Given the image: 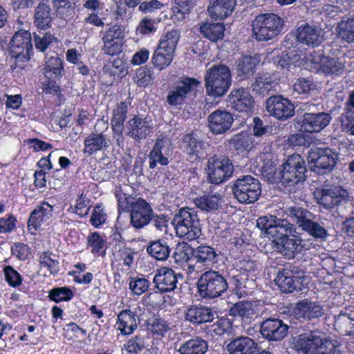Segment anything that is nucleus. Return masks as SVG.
<instances>
[{
  "instance_id": "obj_1",
  "label": "nucleus",
  "mask_w": 354,
  "mask_h": 354,
  "mask_svg": "<svg viewBox=\"0 0 354 354\" xmlns=\"http://www.w3.org/2000/svg\"><path fill=\"white\" fill-rule=\"evenodd\" d=\"M330 342L320 330H310L292 338V347L299 354H337L335 350L326 351Z\"/></svg>"
},
{
  "instance_id": "obj_2",
  "label": "nucleus",
  "mask_w": 354,
  "mask_h": 354,
  "mask_svg": "<svg viewBox=\"0 0 354 354\" xmlns=\"http://www.w3.org/2000/svg\"><path fill=\"white\" fill-rule=\"evenodd\" d=\"M284 20L274 13H262L252 21V36L257 41H268L277 37L283 30Z\"/></svg>"
},
{
  "instance_id": "obj_3",
  "label": "nucleus",
  "mask_w": 354,
  "mask_h": 354,
  "mask_svg": "<svg viewBox=\"0 0 354 354\" xmlns=\"http://www.w3.org/2000/svg\"><path fill=\"white\" fill-rule=\"evenodd\" d=\"M232 84L230 68L224 64H214L205 75V86L208 95L219 97L225 95Z\"/></svg>"
},
{
  "instance_id": "obj_4",
  "label": "nucleus",
  "mask_w": 354,
  "mask_h": 354,
  "mask_svg": "<svg viewBox=\"0 0 354 354\" xmlns=\"http://www.w3.org/2000/svg\"><path fill=\"white\" fill-rule=\"evenodd\" d=\"M172 224L175 227L176 234L185 240H196L201 234L200 219L193 208L180 209L174 216Z\"/></svg>"
},
{
  "instance_id": "obj_5",
  "label": "nucleus",
  "mask_w": 354,
  "mask_h": 354,
  "mask_svg": "<svg viewBox=\"0 0 354 354\" xmlns=\"http://www.w3.org/2000/svg\"><path fill=\"white\" fill-rule=\"evenodd\" d=\"M198 293L203 299H213L225 292L228 288L226 279L218 272L208 270L197 281Z\"/></svg>"
},
{
  "instance_id": "obj_6",
  "label": "nucleus",
  "mask_w": 354,
  "mask_h": 354,
  "mask_svg": "<svg viewBox=\"0 0 354 354\" xmlns=\"http://www.w3.org/2000/svg\"><path fill=\"white\" fill-rule=\"evenodd\" d=\"M234 197L241 203L250 204L258 200L261 194V185L257 178L243 175L232 185Z\"/></svg>"
},
{
  "instance_id": "obj_7",
  "label": "nucleus",
  "mask_w": 354,
  "mask_h": 354,
  "mask_svg": "<svg viewBox=\"0 0 354 354\" xmlns=\"http://www.w3.org/2000/svg\"><path fill=\"white\" fill-rule=\"evenodd\" d=\"M307 66L311 71L321 70L326 75H339L346 68V61L344 57L334 58L324 56L320 52L311 54L306 62Z\"/></svg>"
},
{
  "instance_id": "obj_8",
  "label": "nucleus",
  "mask_w": 354,
  "mask_h": 354,
  "mask_svg": "<svg viewBox=\"0 0 354 354\" xmlns=\"http://www.w3.org/2000/svg\"><path fill=\"white\" fill-rule=\"evenodd\" d=\"M281 183L293 186L306 180V165L303 158L295 153L288 157L281 165Z\"/></svg>"
},
{
  "instance_id": "obj_9",
  "label": "nucleus",
  "mask_w": 354,
  "mask_h": 354,
  "mask_svg": "<svg viewBox=\"0 0 354 354\" xmlns=\"http://www.w3.org/2000/svg\"><path fill=\"white\" fill-rule=\"evenodd\" d=\"M32 50L30 33L26 30L17 32L12 38L9 46V54L15 59L19 67L22 68L30 59Z\"/></svg>"
},
{
  "instance_id": "obj_10",
  "label": "nucleus",
  "mask_w": 354,
  "mask_h": 354,
  "mask_svg": "<svg viewBox=\"0 0 354 354\" xmlns=\"http://www.w3.org/2000/svg\"><path fill=\"white\" fill-rule=\"evenodd\" d=\"M206 170L209 182L218 185L232 175L234 166L227 157L215 155L209 158Z\"/></svg>"
},
{
  "instance_id": "obj_11",
  "label": "nucleus",
  "mask_w": 354,
  "mask_h": 354,
  "mask_svg": "<svg viewBox=\"0 0 354 354\" xmlns=\"http://www.w3.org/2000/svg\"><path fill=\"white\" fill-rule=\"evenodd\" d=\"M304 272L298 267L288 263L284 268L278 271L274 279L276 284L283 292H292L301 290Z\"/></svg>"
},
{
  "instance_id": "obj_12",
  "label": "nucleus",
  "mask_w": 354,
  "mask_h": 354,
  "mask_svg": "<svg viewBox=\"0 0 354 354\" xmlns=\"http://www.w3.org/2000/svg\"><path fill=\"white\" fill-rule=\"evenodd\" d=\"M313 198L324 209H330L346 202L347 192L339 186H328L317 188Z\"/></svg>"
},
{
  "instance_id": "obj_13",
  "label": "nucleus",
  "mask_w": 354,
  "mask_h": 354,
  "mask_svg": "<svg viewBox=\"0 0 354 354\" xmlns=\"http://www.w3.org/2000/svg\"><path fill=\"white\" fill-rule=\"evenodd\" d=\"M199 81L195 78L183 77L176 84L167 96V102L171 106H180L191 99Z\"/></svg>"
},
{
  "instance_id": "obj_14",
  "label": "nucleus",
  "mask_w": 354,
  "mask_h": 354,
  "mask_svg": "<svg viewBox=\"0 0 354 354\" xmlns=\"http://www.w3.org/2000/svg\"><path fill=\"white\" fill-rule=\"evenodd\" d=\"M308 162L324 173L332 171L339 160V153L329 147H317L312 149L308 154Z\"/></svg>"
},
{
  "instance_id": "obj_15",
  "label": "nucleus",
  "mask_w": 354,
  "mask_h": 354,
  "mask_svg": "<svg viewBox=\"0 0 354 354\" xmlns=\"http://www.w3.org/2000/svg\"><path fill=\"white\" fill-rule=\"evenodd\" d=\"M266 109L270 115L284 120L292 116L295 106L287 98L281 95H272L266 101Z\"/></svg>"
},
{
  "instance_id": "obj_16",
  "label": "nucleus",
  "mask_w": 354,
  "mask_h": 354,
  "mask_svg": "<svg viewBox=\"0 0 354 354\" xmlns=\"http://www.w3.org/2000/svg\"><path fill=\"white\" fill-rule=\"evenodd\" d=\"M173 155L171 142L168 138H158L149 154V168L154 169L157 165L166 166Z\"/></svg>"
},
{
  "instance_id": "obj_17",
  "label": "nucleus",
  "mask_w": 354,
  "mask_h": 354,
  "mask_svg": "<svg viewBox=\"0 0 354 354\" xmlns=\"http://www.w3.org/2000/svg\"><path fill=\"white\" fill-rule=\"evenodd\" d=\"M290 326L277 318H268L261 323L260 332L268 341H281L288 333Z\"/></svg>"
},
{
  "instance_id": "obj_18",
  "label": "nucleus",
  "mask_w": 354,
  "mask_h": 354,
  "mask_svg": "<svg viewBox=\"0 0 354 354\" xmlns=\"http://www.w3.org/2000/svg\"><path fill=\"white\" fill-rule=\"evenodd\" d=\"M131 223L133 227L140 229L149 223L153 218V210L145 200L139 198L131 205Z\"/></svg>"
},
{
  "instance_id": "obj_19",
  "label": "nucleus",
  "mask_w": 354,
  "mask_h": 354,
  "mask_svg": "<svg viewBox=\"0 0 354 354\" xmlns=\"http://www.w3.org/2000/svg\"><path fill=\"white\" fill-rule=\"evenodd\" d=\"M218 318V312L205 305H192L185 311V319L194 325L212 322Z\"/></svg>"
},
{
  "instance_id": "obj_20",
  "label": "nucleus",
  "mask_w": 354,
  "mask_h": 354,
  "mask_svg": "<svg viewBox=\"0 0 354 354\" xmlns=\"http://www.w3.org/2000/svg\"><path fill=\"white\" fill-rule=\"evenodd\" d=\"M330 113L317 112L311 115L303 116L302 120H295V124L299 125V130L310 133H318L326 128L330 122Z\"/></svg>"
},
{
  "instance_id": "obj_21",
  "label": "nucleus",
  "mask_w": 354,
  "mask_h": 354,
  "mask_svg": "<svg viewBox=\"0 0 354 354\" xmlns=\"http://www.w3.org/2000/svg\"><path fill=\"white\" fill-rule=\"evenodd\" d=\"M301 239L294 234L277 239H274L272 244L275 250L288 259H292L301 252L303 245Z\"/></svg>"
},
{
  "instance_id": "obj_22",
  "label": "nucleus",
  "mask_w": 354,
  "mask_h": 354,
  "mask_svg": "<svg viewBox=\"0 0 354 354\" xmlns=\"http://www.w3.org/2000/svg\"><path fill=\"white\" fill-rule=\"evenodd\" d=\"M296 38L303 44L315 47L324 41V33L320 28L306 23L297 28Z\"/></svg>"
},
{
  "instance_id": "obj_23",
  "label": "nucleus",
  "mask_w": 354,
  "mask_h": 354,
  "mask_svg": "<svg viewBox=\"0 0 354 354\" xmlns=\"http://www.w3.org/2000/svg\"><path fill=\"white\" fill-rule=\"evenodd\" d=\"M228 102L239 112L249 113L254 108V100L249 91L244 88L233 89L228 95Z\"/></svg>"
},
{
  "instance_id": "obj_24",
  "label": "nucleus",
  "mask_w": 354,
  "mask_h": 354,
  "mask_svg": "<svg viewBox=\"0 0 354 354\" xmlns=\"http://www.w3.org/2000/svg\"><path fill=\"white\" fill-rule=\"evenodd\" d=\"M178 277L183 278L180 273H176L172 269L162 268L156 274L153 281L156 288L161 292H171L176 288Z\"/></svg>"
},
{
  "instance_id": "obj_25",
  "label": "nucleus",
  "mask_w": 354,
  "mask_h": 354,
  "mask_svg": "<svg viewBox=\"0 0 354 354\" xmlns=\"http://www.w3.org/2000/svg\"><path fill=\"white\" fill-rule=\"evenodd\" d=\"M233 121L232 115L224 110H216L208 116L209 128L214 134L225 133L231 127Z\"/></svg>"
},
{
  "instance_id": "obj_26",
  "label": "nucleus",
  "mask_w": 354,
  "mask_h": 354,
  "mask_svg": "<svg viewBox=\"0 0 354 354\" xmlns=\"http://www.w3.org/2000/svg\"><path fill=\"white\" fill-rule=\"evenodd\" d=\"M203 142L193 133H187L182 140V148L191 162L198 161L205 155Z\"/></svg>"
},
{
  "instance_id": "obj_27",
  "label": "nucleus",
  "mask_w": 354,
  "mask_h": 354,
  "mask_svg": "<svg viewBox=\"0 0 354 354\" xmlns=\"http://www.w3.org/2000/svg\"><path fill=\"white\" fill-rule=\"evenodd\" d=\"M127 136L140 142L150 133L151 127L147 118L135 115L127 123Z\"/></svg>"
},
{
  "instance_id": "obj_28",
  "label": "nucleus",
  "mask_w": 354,
  "mask_h": 354,
  "mask_svg": "<svg viewBox=\"0 0 354 354\" xmlns=\"http://www.w3.org/2000/svg\"><path fill=\"white\" fill-rule=\"evenodd\" d=\"M259 348L258 344L247 336L237 337L227 346L230 354H256Z\"/></svg>"
},
{
  "instance_id": "obj_29",
  "label": "nucleus",
  "mask_w": 354,
  "mask_h": 354,
  "mask_svg": "<svg viewBox=\"0 0 354 354\" xmlns=\"http://www.w3.org/2000/svg\"><path fill=\"white\" fill-rule=\"evenodd\" d=\"M293 313L295 314L296 319H311L322 317L324 310L322 306L315 302L304 299L297 304Z\"/></svg>"
},
{
  "instance_id": "obj_30",
  "label": "nucleus",
  "mask_w": 354,
  "mask_h": 354,
  "mask_svg": "<svg viewBox=\"0 0 354 354\" xmlns=\"http://www.w3.org/2000/svg\"><path fill=\"white\" fill-rule=\"evenodd\" d=\"M44 70L45 77L48 80H58L64 75L63 61L57 53L47 55Z\"/></svg>"
},
{
  "instance_id": "obj_31",
  "label": "nucleus",
  "mask_w": 354,
  "mask_h": 354,
  "mask_svg": "<svg viewBox=\"0 0 354 354\" xmlns=\"http://www.w3.org/2000/svg\"><path fill=\"white\" fill-rule=\"evenodd\" d=\"M236 0H211L207 11L212 18L223 19L232 14Z\"/></svg>"
},
{
  "instance_id": "obj_32",
  "label": "nucleus",
  "mask_w": 354,
  "mask_h": 354,
  "mask_svg": "<svg viewBox=\"0 0 354 354\" xmlns=\"http://www.w3.org/2000/svg\"><path fill=\"white\" fill-rule=\"evenodd\" d=\"M277 83L268 73H258L254 78V81L251 84L250 88L253 92L261 95L269 93L270 91H275Z\"/></svg>"
},
{
  "instance_id": "obj_33",
  "label": "nucleus",
  "mask_w": 354,
  "mask_h": 354,
  "mask_svg": "<svg viewBox=\"0 0 354 354\" xmlns=\"http://www.w3.org/2000/svg\"><path fill=\"white\" fill-rule=\"evenodd\" d=\"M208 347L205 339L196 336L180 344L178 352L180 354H205Z\"/></svg>"
},
{
  "instance_id": "obj_34",
  "label": "nucleus",
  "mask_w": 354,
  "mask_h": 354,
  "mask_svg": "<svg viewBox=\"0 0 354 354\" xmlns=\"http://www.w3.org/2000/svg\"><path fill=\"white\" fill-rule=\"evenodd\" d=\"M274 63L282 68L294 73L302 64V59L296 50H290L286 53H283L280 56L274 58Z\"/></svg>"
},
{
  "instance_id": "obj_35",
  "label": "nucleus",
  "mask_w": 354,
  "mask_h": 354,
  "mask_svg": "<svg viewBox=\"0 0 354 354\" xmlns=\"http://www.w3.org/2000/svg\"><path fill=\"white\" fill-rule=\"evenodd\" d=\"M295 232V227L287 219L274 217L272 227L269 230V234L274 239L286 236L292 235Z\"/></svg>"
},
{
  "instance_id": "obj_36",
  "label": "nucleus",
  "mask_w": 354,
  "mask_h": 354,
  "mask_svg": "<svg viewBox=\"0 0 354 354\" xmlns=\"http://www.w3.org/2000/svg\"><path fill=\"white\" fill-rule=\"evenodd\" d=\"M109 147L107 139L102 133H92L84 140L85 153L89 155L101 150H104Z\"/></svg>"
},
{
  "instance_id": "obj_37",
  "label": "nucleus",
  "mask_w": 354,
  "mask_h": 354,
  "mask_svg": "<svg viewBox=\"0 0 354 354\" xmlns=\"http://www.w3.org/2000/svg\"><path fill=\"white\" fill-rule=\"evenodd\" d=\"M230 149L234 150L239 153L245 151H250L253 148V137L246 132H241L233 136L228 140Z\"/></svg>"
},
{
  "instance_id": "obj_38",
  "label": "nucleus",
  "mask_w": 354,
  "mask_h": 354,
  "mask_svg": "<svg viewBox=\"0 0 354 354\" xmlns=\"http://www.w3.org/2000/svg\"><path fill=\"white\" fill-rule=\"evenodd\" d=\"M117 325L121 333L130 335L137 328V320L133 313L129 310H122L118 316Z\"/></svg>"
},
{
  "instance_id": "obj_39",
  "label": "nucleus",
  "mask_w": 354,
  "mask_h": 354,
  "mask_svg": "<svg viewBox=\"0 0 354 354\" xmlns=\"http://www.w3.org/2000/svg\"><path fill=\"white\" fill-rule=\"evenodd\" d=\"M216 253L214 248L201 245L194 248L193 257L197 263L208 266L216 262Z\"/></svg>"
},
{
  "instance_id": "obj_40",
  "label": "nucleus",
  "mask_w": 354,
  "mask_h": 354,
  "mask_svg": "<svg viewBox=\"0 0 354 354\" xmlns=\"http://www.w3.org/2000/svg\"><path fill=\"white\" fill-rule=\"evenodd\" d=\"M259 62V58L256 55H243L236 64V70L239 76L248 75L254 73L255 66Z\"/></svg>"
},
{
  "instance_id": "obj_41",
  "label": "nucleus",
  "mask_w": 354,
  "mask_h": 354,
  "mask_svg": "<svg viewBox=\"0 0 354 354\" xmlns=\"http://www.w3.org/2000/svg\"><path fill=\"white\" fill-rule=\"evenodd\" d=\"M40 270L44 275L47 276L46 270L49 274L55 275L59 270V261L55 254L49 252H43L39 257Z\"/></svg>"
},
{
  "instance_id": "obj_42",
  "label": "nucleus",
  "mask_w": 354,
  "mask_h": 354,
  "mask_svg": "<svg viewBox=\"0 0 354 354\" xmlns=\"http://www.w3.org/2000/svg\"><path fill=\"white\" fill-rule=\"evenodd\" d=\"M128 105L126 102H120L113 110V116L111 124L114 133L122 136L124 122L127 118Z\"/></svg>"
},
{
  "instance_id": "obj_43",
  "label": "nucleus",
  "mask_w": 354,
  "mask_h": 354,
  "mask_svg": "<svg viewBox=\"0 0 354 354\" xmlns=\"http://www.w3.org/2000/svg\"><path fill=\"white\" fill-rule=\"evenodd\" d=\"M147 251L156 259L165 261L169 257L171 249L165 240L159 239L151 243Z\"/></svg>"
},
{
  "instance_id": "obj_44",
  "label": "nucleus",
  "mask_w": 354,
  "mask_h": 354,
  "mask_svg": "<svg viewBox=\"0 0 354 354\" xmlns=\"http://www.w3.org/2000/svg\"><path fill=\"white\" fill-rule=\"evenodd\" d=\"M201 32L212 41L223 39L225 26L221 23H206L201 26Z\"/></svg>"
},
{
  "instance_id": "obj_45",
  "label": "nucleus",
  "mask_w": 354,
  "mask_h": 354,
  "mask_svg": "<svg viewBox=\"0 0 354 354\" xmlns=\"http://www.w3.org/2000/svg\"><path fill=\"white\" fill-rule=\"evenodd\" d=\"M35 24L41 29L50 26L52 21L50 7L44 3H40L35 8Z\"/></svg>"
},
{
  "instance_id": "obj_46",
  "label": "nucleus",
  "mask_w": 354,
  "mask_h": 354,
  "mask_svg": "<svg viewBox=\"0 0 354 354\" xmlns=\"http://www.w3.org/2000/svg\"><path fill=\"white\" fill-rule=\"evenodd\" d=\"M301 230L315 239H320L321 241H325L328 236L324 223L313 221L311 218L306 223Z\"/></svg>"
},
{
  "instance_id": "obj_47",
  "label": "nucleus",
  "mask_w": 354,
  "mask_h": 354,
  "mask_svg": "<svg viewBox=\"0 0 354 354\" xmlns=\"http://www.w3.org/2000/svg\"><path fill=\"white\" fill-rule=\"evenodd\" d=\"M196 207L206 212L216 210L221 205V198L216 195H204L194 201Z\"/></svg>"
},
{
  "instance_id": "obj_48",
  "label": "nucleus",
  "mask_w": 354,
  "mask_h": 354,
  "mask_svg": "<svg viewBox=\"0 0 354 354\" xmlns=\"http://www.w3.org/2000/svg\"><path fill=\"white\" fill-rule=\"evenodd\" d=\"M286 212L288 216L293 222H295L301 229L312 217V214L310 212L298 206L290 207L286 209Z\"/></svg>"
},
{
  "instance_id": "obj_49",
  "label": "nucleus",
  "mask_w": 354,
  "mask_h": 354,
  "mask_svg": "<svg viewBox=\"0 0 354 354\" xmlns=\"http://www.w3.org/2000/svg\"><path fill=\"white\" fill-rule=\"evenodd\" d=\"M173 55L174 54L169 53L163 47L158 46L152 57L153 64L159 70H162L171 64Z\"/></svg>"
},
{
  "instance_id": "obj_50",
  "label": "nucleus",
  "mask_w": 354,
  "mask_h": 354,
  "mask_svg": "<svg viewBox=\"0 0 354 354\" xmlns=\"http://www.w3.org/2000/svg\"><path fill=\"white\" fill-rule=\"evenodd\" d=\"M253 305L248 301H239L234 304L229 310V315L241 318H250L254 314Z\"/></svg>"
},
{
  "instance_id": "obj_51",
  "label": "nucleus",
  "mask_w": 354,
  "mask_h": 354,
  "mask_svg": "<svg viewBox=\"0 0 354 354\" xmlns=\"http://www.w3.org/2000/svg\"><path fill=\"white\" fill-rule=\"evenodd\" d=\"M262 175L270 183H281V169H277L276 165L270 160L263 163L261 168Z\"/></svg>"
},
{
  "instance_id": "obj_52",
  "label": "nucleus",
  "mask_w": 354,
  "mask_h": 354,
  "mask_svg": "<svg viewBox=\"0 0 354 354\" xmlns=\"http://www.w3.org/2000/svg\"><path fill=\"white\" fill-rule=\"evenodd\" d=\"M180 33L177 30L167 32L160 39L159 46L163 47L169 53L174 54L176 45L179 41Z\"/></svg>"
},
{
  "instance_id": "obj_53",
  "label": "nucleus",
  "mask_w": 354,
  "mask_h": 354,
  "mask_svg": "<svg viewBox=\"0 0 354 354\" xmlns=\"http://www.w3.org/2000/svg\"><path fill=\"white\" fill-rule=\"evenodd\" d=\"M56 12L64 20L72 17L75 14V3L73 0H65L59 3H54Z\"/></svg>"
},
{
  "instance_id": "obj_54",
  "label": "nucleus",
  "mask_w": 354,
  "mask_h": 354,
  "mask_svg": "<svg viewBox=\"0 0 354 354\" xmlns=\"http://www.w3.org/2000/svg\"><path fill=\"white\" fill-rule=\"evenodd\" d=\"M339 37L348 43H354V15L338 25Z\"/></svg>"
},
{
  "instance_id": "obj_55",
  "label": "nucleus",
  "mask_w": 354,
  "mask_h": 354,
  "mask_svg": "<svg viewBox=\"0 0 354 354\" xmlns=\"http://www.w3.org/2000/svg\"><path fill=\"white\" fill-rule=\"evenodd\" d=\"M335 325L345 330V332H354V310L345 311L337 315L335 318Z\"/></svg>"
},
{
  "instance_id": "obj_56",
  "label": "nucleus",
  "mask_w": 354,
  "mask_h": 354,
  "mask_svg": "<svg viewBox=\"0 0 354 354\" xmlns=\"http://www.w3.org/2000/svg\"><path fill=\"white\" fill-rule=\"evenodd\" d=\"M194 248L186 243H178L173 254L176 263H185L189 261L191 254L193 255Z\"/></svg>"
},
{
  "instance_id": "obj_57",
  "label": "nucleus",
  "mask_w": 354,
  "mask_h": 354,
  "mask_svg": "<svg viewBox=\"0 0 354 354\" xmlns=\"http://www.w3.org/2000/svg\"><path fill=\"white\" fill-rule=\"evenodd\" d=\"M255 274H252L251 277H249V274H245V273H239L232 277V283L234 286V288L237 291L245 292L243 289H247L248 286H253L254 285V277Z\"/></svg>"
},
{
  "instance_id": "obj_58",
  "label": "nucleus",
  "mask_w": 354,
  "mask_h": 354,
  "mask_svg": "<svg viewBox=\"0 0 354 354\" xmlns=\"http://www.w3.org/2000/svg\"><path fill=\"white\" fill-rule=\"evenodd\" d=\"M148 328L159 336H164L171 329L170 324L161 318H153L148 323Z\"/></svg>"
},
{
  "instance_id": "obj_59",
  "label": "nucleus",
  "mask_w": 354,
  "mask_h": 354,
  "mask_svg": "<svg viewBox=\"0 0 354 354\" xmlns=\"http://www.w3.org/2000/svg\"><path fill=\"white\" fill-rule=\"evenodd\" d=\"M73 296V293L71 290L66 287L55 288L49 292L50 299L57 303L69 301Z\"/></svg>"
},
{
  "instance_id": "obj_60",
  "label": "nucleus",
  "mask_w": 354,
  "mask_h": 354,
  "mask_svg": "<svg viewBox=\"0 0 354 354\" xmlns=\"http://www.w3.org/2000/svg\"><path fill=\"white\" fill-rule=\"evenodd\" d=\"M172 12L171 20L176 24H180L190 12V8L186 4L175 2V5L172 7Z\"/></svg>"
},
{
  "instance_id": "obj_61",
  "label": "nucleus",
  "mask_w": 354,
  "mask_h": 354,
  "mask_svg": "<svg viewBox=\"0 0 354 354\" xmlns=\"http://www.w3.org/2000/svg\"><path fill=\"white\" fill-rule=\"evenodd\" d=\"M154 77L152 71L147 67H141L136 71V81L140 86H147L152 84Z\"/></svg>"
},
{
  "instance_id": "obj_62",
  "label": "nucleus",
  "mask_w": 354,
  "mask_h": 354,
  "mask_svg": "<svg viewBox=\"0 0 354 354\" xmlns=\"http://www.w3.org/2000/svg\"><path fill=\"white\" fill-rule=\"evenodd\" d=\"M53 42H57V39L50 33H40L35 35V47L40 51H44Z\"/></svg>"
},
{
  "instance_id": "obj_63",
  "label": "nucleus",
  "mask_w": 354,
  "mask_h": 354,
  "mask_svg": "<svg viewBox=\"0 0 354 354\" xmlns=\"http://www.w3.org/2000/svg\"><path fill=\"white\" fill-rule=\"evenodd\" d=\"M104 46L102 48L104 54L109 55H116L122 51V40H103Z\"/></svg>"
},
{
  "instance_id": "obj_64",
  "label": "nucleus",
  "mask_w": 354,
  "mask_h": 354,
  "mask_svg": "<svg viewBox=\"0 0 354 354\" xmlns=\"http://www.w3.org/2000/svg\"><path fill=\"white\" fill-rule=\"evenodd\" d=\"M129 288L134 295H140L149 288V281L142 277L132 278L129 281Z\"/></svg>"
}]
</instances>
